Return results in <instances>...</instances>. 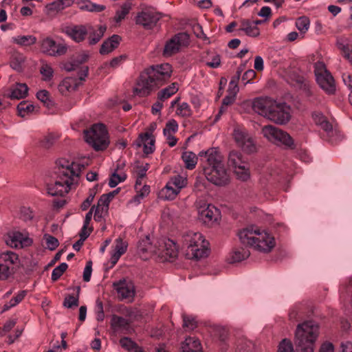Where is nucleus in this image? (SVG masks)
<instances>
[{"label":"nucleus","mask_w":352,"mask_h":352,"mask_svg":"<svg viewBox=\"0 0 352 352\" xmlns=\"http://www.w3.org/2000/svg\"><path fill=\"white\" fill-rule=\"evenodd\" d=\"M58 174L54 184H48L47 191L51 196L63 197L78 183L83 164L60 158L56 162Z\"/></svg>","instance_id":"obj_1"},{"label":"nucleus","mask_w":352,"mask_h":352,"mask_svg":"<svg viewBox=\"0 0 352 352\" xmlns=\"http://www.w3.org/2000/svg\"><path fill=\"white\" fill-rule=\"evenodd\" d=\"M199 157H205L208 164L204 167L205 176L208 182L219 186L229 184L230 177L223 162V157L217 148L202 151Z\"/></svg>","instance_id":"obj_2"},{"label":"nucleus","mask_w":352,"mask_h":352,"mask_svg":"<svg viewBox=\"0 0 352 352\" xmlns=\"http://www.w3.org/2000/svg\"><path fill=\"white\" fill-rule=\"evenodd\" d=\"M238 236L242 244L253 247L261 252L268 253L275 246L274 238L270 234L254 227L243 229Z\"/></svg>","instance_id":"obj_3"},{"label":"nucleus","mask_w":352,"mask_h":352,"mask_svg":"<svg viewBox=\"0 0 352 352\" xmlns=\"http://www.w3.org/2000/svg\"><path fill=\"white\" fill-rule=\"evenodd\" d=\"M319 327L314 321H305L297 326L295 344L299 352H314V344L318 336Z\"/></svg>","instance_id":"obj_4"},{"label":"nucleus","mask_w":352,"mask_h":352,"mask_svg":"<svg viewBox=\"0 0 352 352\" xmlns=\"http://www.w3.org/2000/svg\"><path fill=\"white\" fill-rule=\"evenodd\" d=\"M181 241L188 258L200 259L208 256L209 243L200 232H186L182 234Z\"/></svg>","instance_id":"obj_5"},{"label":"nucleus","mask_w":352,"mask_h":352,"mask_svg":"<svg viewBox=\"0 0 352 352\" xmlns=\"http://www.w3.org/2000/svg\"><path fill=\"white\" fill-rule=\"evenodd\" d=\"M85 140L96 151L104 150L109 145L107 131L103 124H95L85 131Z\"/></svg>","instance_id":"obj_6"},{"label":"nucleus","mask_w":352,"mask_h":352,"mask_svg":"<svg viewBox=\"0 0 352 352\" xmlns=\"http://www.w3.org/2000/svg\"><path fill=\"white\" fill-rule=\"evenodd\" d=\"M263 136L272 143L286 148H293L294 142L292 138L287 132L271 125L265 126L262 129Z\"/></svg>","instance_id":"obj_7"},{"label":"nucleus","mask_w":352,"mask_h":352,"mask_svg":"<svg viewBox=\"0 0 352 352\" xmlns=\"http://www.w3.org/2000/svg\"><path fill=\"white\" fill-rule=\"evenodd\" d=\"M314 74L317 83L324 91L329 95L335 94L334 78L323 62L318 61L314 64Z\"/></svg>","instance_id":"obj_8"},{"label":"nucleus","mask_w":352,"mask_h":352,"mask_svg":"<svg viewBox=\"0 0 352 352\" xmlns=\"http://www.w3.org/2000/svg\"><path fill=\"white\" fill-rule=\"evenodd\" d=\"M155 87H158L146 69L142 72L138 77L135 86L133 87V94L140 97L148 96Z\"/></svg>","instance_id":"obj_9"},{"label":"nucleus","mask_w":352,"mask_h":352,"mask_svg":"<svg viewBox=\"0 0 352 352\" xmlns=\"http://www.w3.org/2000/svg\"><path fill=\"white\" fill-rule=\"evenodd\" d=\"M145 69L153 78L158 87L170 78L173 72L172 66L169 63L152 65Z\"/></svg>","instance_id":"obj_10"},{"label":"nucleus","mask_w":352,"mask_h":352,"mask_svg":"<svg viewBox=\"0 0 352 352\" xmlns=\"http://www.w3.org/2000/svg\"><path fill=\"white\" fill-rule=\"evenodd\" d=\"M162 17V14L155 10H142L138 13L135 17V23L137 25L142 26L145 30H153Z\"/></svg>","instance_id":"obj_11"},{"label":"nucleus","mask_w":352,"mask_h":352,"mask_svg":"<svg viewBox=\"0 0 352 352\" xmlns=\"http://www.w3.org/2000/svg\"><path fill=\"white\" fill-rule=\"evenodd\" d=\"M189 43V36L186 33H178L166 41L163 50L164 56H170L177 53L180 48Z\"/></svg>","instance_id":"obj_12"},{"label":"nucleus","mask_w":352,"mask_h":352,"mask_svg":"<svg viewBox=\"0 0 352 352\" xmlns=\"http://www.w3.org/2000/svg\"><path fill=\"white\" fill-rule=\"evenodd\" d=\"M41 51L51 56L64 55L67 50V46L64 43H57L50 37H46L41 41Z\"/></svg>","instance_id":"obj_13"},{"label":"nucleus","mask_w":352,"mask_h":352,"mask_svg":"<svg viewBox=\"0 0 352 352\" xmlns=\"http://www.w3.org/2000/svg\"><path fill=\"white\" fill-rule=\"evenodd\" d=\"M233 138L236 144L246 153H253L256 151L254 140L245 129L235 128L233 131Z\"/></svg>","instance_id":"obj_14"},{"label":"nucleus","mask_w":352,"mask_h":352,"mask_svg":"<svg viewBox=\"0 0 352 352\" xmlns=\"http://www.w3.org/2000/svg\"><path fill=\"white\" fill-rule=\"evenodd\" d=\"M276 101L270 97L257 98L252 102V109L258 114L270 119Z\"/></svg>","instance_id":"obj_15"},{"label":"nucleus","mask_w":352,"mask_h":352,"mask_svg":"<svg viewBox=\"0 0 352 352\" xmlns=\"http://www.w3.org/2000/svg\"><path fill=\"white\" fill-rule=\"evenodd\" d=\"M6 243L12 248H23L32 245L33 240L28 233L14 232L7 236Z\"/></svg>","instance_id":"obj_16"},{"label":"nucleus","mask_w":352,"mask_h":352,"mask_svg":"<svg viewBox=\"0 0 352 352\" xmlns=\"http://www.w3.org/2000/svg\"><path fill=\"white\" fill-rule=\"evenodd\" d=\"M290 119L289 107L285 102H276L270 119L279 124H286Z\"/></svg>","instance_id":"obj_17"},{"label":"nucleus","mask_w":352,"mask_h":352,"mask_svg":"<svg viewBox=\"0 0 352 352\" xmlns=\"http://www.w3.org/2000/svg\"><path fill=\"white\" fill-rule=\"evenodd\" d=\"M199 219L206 224H212L220 217L218 208L212 204H204L199 208Z\"/></svg>","instance_id":"obj_18"},{"label":"nucleus","mask_w":352,"mask_h":352,"mask_svg":"<svg viewBox=\"0 0 352 352\" xmlns=\"http://www.w3.org/2000/svg\"><path fill=\"white\" fill-rule=\"evenodd\" d=\"M87 26L84 25L66 26L63 32L76 43L83 41L88 34Z\"/></svg>","instance_id":"obj_19"},{"label":"nucleus","mask_w":352,"mask_h":352,"mask_svg":"<svg viewBox=\"0 0 352 352\" xmlns=\"http://www.w3.org/2000/svg\"><path fill=\"white\" fill-rule=\"evenodd\" d=\"M159 252L168 258H175L177 256V248L176 243L169 239H164L160 242Z\"/></svg>","instance_id":"obj_20"},{"label":"nucleus","mask_w":352,"mask_h":352,"mask_svg":"<svg viewBox=\"0 0 352 352\" xmlns=\"http://www.w3.org/2000/svg\"><path fill=\"white\" fill-rule=\"evenodd\" d=\"M113 286L122 298H131L135 294L134 287L132 283L126 281L124 279L113 283Z\"/></svg>","instance_id":"obj_21"},{"label":"nucleus","mask_w":352,"mask_h":352,"mask_svg":"<svg viewBox=\"0 0 352 352\" xmlns=\"http://www.w3.org/2000/svg\"><path fill=\"white\" fill-rule=\"evenodd\" d=\"M128 247V243L124 241L120 237L116 239L115 246L111 254L110 261L113 265H115L120 256L124 254Z\"/></svg>","instance_id":"obj_22"},{"label":"nucleus","mask_w":352,"mask_h":352,"mask_svg":"<svg viewBox=\"0 0 352 352\" xmlns=\"http://www.w3.org/2000/svg\"><path fill=\"white\" fill-rule=\"evenodd\" d=\"M88 32V43L90 45H94L98 43L106 32L107 28L105 25H99L94 28L91 25H87Z\"/></svg>","instance_id":"obj_23"},{"label":"nucleus","mask_w":352,"mask_h":352,"mask_svg":"<svg viewBox=\"0 0 352 352\" xmlns=\"http://www.w3.org/2000/svg\"><path fill=\"white\" fill-rule=\"evenodd\" d=\"M79 85L80 82H78L76 78L67 77L60 82L58 89L62 95L67 96L69 93L75 91Z\"/></svg>","instance_id":"obj_24"},{"label":"nucleus","mask_w":352,"mask_h":352,"mask_svg":"<svg viewBox=\"0 0 352 352\" xmlns=\"http://www.w3.org/2000/svg\"><path fill=\"white\" fill-rule=\"evenodd\" d=\"M121 41V37L118 34H113L105 40L100 49V53L102 55L108 54L116 49Z\"/></svg>","instance_id":"obj_25"},{"label":"nucleus","mask_w":352,"mask_h":352,"mask_svg":"<svg viewBox=\"0 0 352 352\" xmlns=\"http://www.w3.org/2000/svg\"><path fill=\"white\" fill-rule=\"evenodd\" d=\"M182 352H203L200 341L195 337H188L182 343Z\"/></svg>","instance_id":"obj_26"},{"label":"nucleus","mask_w":352,"mask_h":352,"mask_svg":"<svg viewBox=\"0 0 352 352\" xmlns=\"http://www.w3.org/2000/svg\"><path fill=\"white\" fill-rule=\"evenodd\" d=\"M139 139L141 143L139 146H143V151L145 154H151L155 151V139L148 132L140 135Z\"/></svg>","instance_id":"obj_27"},{"label":"nucleus","mask_w":352,"mask_h":352,"mask_svg":"<svg viewBox=\"0 0 352 352\" xmlns=\"http://www.w3.org/2000/svg\"><path fill=\"white\" fill-rule=\"evenodd\" d=\"M19 256L14 252L7 251L0 254V263L6 267H9L12 271L14 266L19 263Z\"/></svg>","instance_id":"obj_28"},{"label":"nucleus","mask_w":352,"mask_h":352,"mask_svg":"<svg viewBox=\"0 0 352 352\" xmlns=\"http://www.w3.org/2000/svg\"><path fill=\"white\" fill-rule=\"evenodd\" d=\"M28 87L25 83H16L10 89L9 97L11 99H22L25 98L28 94Z\"/></svg>","instance_id":"obj_29"},{"label":"nucleus","mask_w":352,"mask_h":352,"mask_svg":"<svg viewBox=\"0 0 352 352\" xmlns=\"http://www.w3.org/2000/svg\"><path fill=\"white\" fill-rule=\"evenodd\" d=\"M241 28L239 30L243 31L246 35L251 37H257L260 34V30L258 27L251 22L249 19H243L240 21Z\"/></svg>","instance_id":"obj_30"},{"label":"nucleus","mask_w":352,"mask_h":352,"mask_svg":"<svg viewBox=\"0 0 352 352\" xmlns=\"http://www.w3.org/2000/svg\"><path fill=\"white\" fill-rule=\"evenodd\" d=\"M250 255V251L246 248H236L234 249L228 258L229 262L231 263L241 262Z\"/></svg>","instance_id":"obj_31"},{"label":"nucleus","mask_w":352,"mask_h":352,"mask_svg":"<svg viewBox=\"0 0 352 352\" xmlns=\"http://www.w3.org/2000/svg\"><path fill=\"white\" fill-rule=\"evenodd\" d=\"M178 89V84L176 82H173L158 92L157 99L164 101L177 93Z\"/></svg>","instance_id":"obj_32"},{"label":"nucleus","mask_w":352,"mask_h":352,"mask_svg":"<svg viewBox=\"0 0 352 352\" xmlns=\"http://www.w3.org/2000/svg\"><path fill=\"white\" fill-rule=\"evenodd\" d=\"M178 188L170 185L168 182L160 191V197L165 200H173L179 193Z\"/></svg>","instance_id":"obj_33"},{"label":"nucleus","mask_w":352,"mask_h":352,"mask_svg":"<svg viewBox=\"0 0 352 352\" xmlns=\"http://www.w3.org/2000/svg\"><path fill=\"white\" fill-rule=\"evenodd\" d=\"M79 8L81 10L91 12H100L105 9V6L103 5L93 3L89 0H84L79 3Z\"/></svg>","instance_id":"obj_34"},{"label":"nucleus","mask_w":352,"mask_h":352,"mask_svg":"<svg viewBox=\"0 0 352 352\" xmlns=\"http://www.w3.org/2000/svg\"><path fill=\"white\" fill-rule=\"evenodd\" d=\"M182 159L187 169L192 170L195 168L197 163V157L193 152L189 151L183 152Z\"/></svg>","instance_id":"obj_35"},{"label":"nucleus","mask_w":352,"mask_h":352,"mask_svg":"<svg viewBox=\"0 0 352 352\" xmlns=\"http://www.w3.org/2000/svg\"><path fill=\"white\" fill-rule=\"evenodd\" d=\"M12 41L20 46H30L36 43V38L33 35H20L12 37Z\"/></svg>","instance_id":"obj_36"},{"label":"nucleus","mask_w":352,"mask_h":352,"mask_svg":"<svg viewBox=\"0 0 352 352\" xmlns=\"http://www.w3.org/2000/svg\"><path fill=\"white\" fill-rule=\"evenodd\" d=\"M28 292L26 290L19 291L9 302H6L3 307V311H6L11 308L19 305L25 297Z\"/></svg>","instance_id":"obj_37"},{"label":"nucleus","mask_w":352,"mask_h":352,"mask_svg":"<svg viewBox=\"0 0 352 352\" xmlns=\"http://www.w3.org/2000/svg\"><path fill=\"white\" fill-rule=\"evenodd\" d=\"M245 164V162H244L242 154L240 152L236 151H232L230 152L228 155V164L230 166L236 168Z\"/></svg>","instance_id":"obj_38"},{"label":"nucleus","mask_w":352,"mask_h":352,"mask_svg":"<svg viewBox=\"0 0 352 352\" xmlns=\"http://www.w3.org/2000/svg\"><path fill=\"white\" fill-rule=\"evenodd\" d=\"M76 293L75 295L69 294L65 296L63 301V306L66 308H72L74 307H78L79 303V296L80 292V287L77 286L75 287Z\"/></svg>","instance_id":"obj_39"},{"label":"nucleus","mask_w":352,"mask_h":352,"mask_svg":"<svg viewBox=\"0 0 352 352\" xmlns=\"http://www.w3.org/2000/svg\"><path fill=\"white\" fill-rule=\"evenodd\" d=\"M129 325V322L127 319L116 315L112 316L111 326L115 331L126 329Z\"/></svg>","instance_id":"obj_40"},{"label":"nucleus","mask_w":352,"mask_h":352,"mask_svg":"<svg viewBox=\"0 0 352 352\" xmlns=\"http://www.w3.org/2000/svg\"><path fill=\"white\" fill-rule=\"evenodd\" d=\"M34 106L28 101H22L17 105V111L19 116L24 118L33 112Z\"/></svg>","instance_id":"obj_41"},{"label":"nucleus","mask_w":352,"mask_h":352,"mask_svg":"<svg viewBox=\"0 0 352 352\" xmlns=\"http://www.w3.org/2000/svg\"><path fill=\"white\" fill-rule=\"evenodd\" d=\"M234 173L237 179L242 182H246L250 178V172L245 164L234 168Z\"/></svg>","instance_id":"obj_42"},{"label":"nucleus","mask_w":352,"mask_h":352,"mask_svg":"<svg viewBox=\"0 0 352 352\" xmlns=\"http://www.w3.org/2000/svg\"><path fill=\"white\" fill-rule=\"evenodd\" d=\"M236 95L233 94L228 93V95L224 97L222 100V105L220 107L219 113L216 116L215 120H217L220 116L226 111L225 107L228 106L234 103L236 100Z\"/></svg>","instance_id":"obj_43"},{"label":"nucleus","mask_w":352,"mask_h":352,"mask_svg":"<svg viewBox=\"0 0 352 352\" xmlns=\"http://www.w3.org/2000/svg\"><path fill=\"white\" fill-rule=\"evenodd\" d=\"M170 185L175 186L176 188H178L179 191H180L183 188H184L187 184V179L186 177H184L179 175L174 176L170 179L168 182Z\"/></svg>","instance_id":"obj_44"},{"label":"nucleus","mask_w":352,"mask_h":352,"mask_svg":"<svg viewBox=\"0 0 352 352\" xmlns=\"http://www.w3.org/2000/svg\"><path fill=\"white\" fill-rule=\"evenodd\" d=\"M40 73L42 75V79L44 81H50L54 76V69L47 63H43L40 68Z\"/></svg>","instance_id":"obj_45"},{"label":"nucleus","mask_w":352,"mask_h":352,"mask_svg":"<svg viewBox=\"0 0 352 352\" xmlns=\"http://www.w3.org/2000/svg\"><path fill=\"white\" fill-rule=\"evenodd\" d=\"M126 179V175L124 173L120 174L117 173L116 170L110 177L109 181V186L111 188H115L118 184L124 182Z\"/></svg>","instance_id":"obj_46"},{"label":"nucleus","mask_w":352,"mask_h":352,"mask_svg":"<svg viewBox=\"0 0 352 352\" xmlns=\"http://www.w3.org/2000/svg\"><path fill=\"white\" fill-rule=\"evenodd\" d=\"M68 267V265L66 263H61L59 265L56 267L52 272L51 279L52 281H56L58 280L63 273L66 271Z\"/></svg>","instance_id":"obj_47"},{"label":"nucleus","mask_w":352,"mask_h":352,"mask_svg":"<svg viewBox=\"0 0 352 352\" xmlns=\"http://www.w3.org/2000/svg\"><path fill=\"white\" fill-rule=\"evenodd\" d=\"M176 113L181 117L188 118L191 116L192 110L187 102H183L178 105Z\"/></svg>","instance_id":"obj_48"},{"label":"nucleus","mask_w":352,"mask_h":352,"mask_svg":"<svg viewBox=\"0 0 352 352\" xmlns=\"http://www.w3.org/2000/svg\"><path fill=\"white\" fill-rule=\"evenodd\" d=\"M57 139V136L52 133H50L43 137V138L41 140L40 146L44 148H50L55 144Z\"/></svg>","instance_id":"obj_49"},{"label":"nucleus","mask_w":352,"mask_h":352,"mask_svg":"<svg viewBox=\"0 0 352 352\" xmlns=\"http://www.w3.org/2000/svg\"><path fill=\"white\" fill-rule=\"evenodd\" d=\"M131 10V5L129 3H124L121 6L120 10H118L116 13L115 21L117 23L120 22L128 14Z\"/></svg>","instance_id":"obj_50"},{"label":"nucleus","mask_w":352,"mask_h":352,"mask_svg":"<svg viewBox=\"0 0 352 352\" xmlns=\"http://www.w3.org/2000/svg\"><path fill=\"white\" fill-rule=\"evenodd\" d=\"M310 25L309 19L306 16H302L298 18L296 21V28L301 32H306Z\"/></svg>","instance_id":"obj_51"},{"label":"nucleus","mask_w":352,"mask_h":352,"mask_svg":"<svg viewBox=\"0 0 352 352\" xmlns=\"http://www.w3.org/2000/svg\"><path fill=\"white\" fill-rule=\"evenodd\" d=\"M178 130V123L174 119L169 120L165 126V128L163 129V134H174Z\"/></svg>","instance_id":"obj_52"},{"label":"nucleus","mask_w":352,"mask_h":352,"mask_svg":"<svg viewBox=\"0 0 352 352\" xmlns=\"http://www.w3.org/2000/svg\"><path fill=\"white\" fill-rule=\"evenodd\" d=\"M36 98L47 107H50L52 104L50 93L45 89L38 91L36 94Z\"/></svg>","instance_id":"obj_53"},{"label":"nucleus","mask_w":352,"mask_h":352,"mask_svg":"<svg viewBox=\"0 0 352 352\" xmlns=\"http://www.w3.org/2000/svg\"><path fill=\"white\" fill-rule=\"evenodd\" d=\"M94 311L96 314V320L98 321H102L104 318L103 304L102 302L99 299H97L96 301Z\"/></svg>","instance_id":"obj_54"},{"label":"nucleus","mask_w":352,"mask_h":352,"mask_svg":"<svg viewBox=\"0 0 352 352\" xmlns=\"http://www.w3.org/2000/svg\"><path fill=\"white\" fill-rule=\"evenodd\" d=\"M44 239L46 241L47 248L50 250H54L59 245L58 239L50 234H45Z\"/></svg>","instance_id":"obj_55"},{"label":"nucleus","mask_w":352,"mask_h":352,"mask_svg":"<svg viewBox=\"0 0 352 352\" xmlns=\"http://www.w3.org/2000/svg\"><path fill=\"white\" fill-rule=\"evenodd\" d=\"M110 201L111 199L109 198V197L106 194H103L100 196L98 201L97 206H95V208L99 209L100 208L102 210H107Z\"/></svg>","instance_id":"obj_56"},{"label":"nucleus","mask_w":352,"mask_h":352,"mask_svg":"<svg viewBox=\"0 0 352 352\" xmlns=\"http://www.w3.org/2000/svg\"><path fill=\"white\" fill-rule=\"evenodd\" d=\"M278 352H294L292 342L287 339H283L279 344Z\"/></svg>","instance_id":"obj_57"},{"label":"nucleus","mask_w":352,"mask_h":352,"mask_svg":"<svg viewBox=\"0 0 352 352\" xmlns=\"http://www.w3.org/2000/svg\"><path fill=\"white\" fill-rule=\"evenodd\" d=\"M95 195H96V192H95L94 189L89 190L88 197L80 205V208L82 209V210H86L90 207V206L94 199Z\"/></svg>","instance_id":"obj_58"},{"label":"nucleus","mask_w":352,"mask_h":352,"mask_svg":"<svg viewBox=\"0 0 352 352\" xmlns=\"http://www.w3.org/2000/svg\"><path fill=\"white\" fill-rule=\"evenodd\" d=\"M34 217L33 211L30 208L23 207L21 208V219L24 221H31Z\"/></svg>","instance_id":"obj_59"},{"label":"nucleus","mask_w":352,"mask_h":352,"mask_svg":"<svg viewBox=\"0 0 352 352\" xmlns=\"http://www.w3.org/2000/svg\"><path fill=\"white\" fill-rule=\"evenodd\" d=\"M120 344L122 348L128 351H131L136 346V343L127 337L121 338L120 340Z\"/></svg>","instance_id":"obj_60"},{"label":"nucleus","mask_w":352,"mask_h":352,"mask_svg":"<svg viewBox=\"0 0 352 352\" xmlns=\"http://www.w3.org/2000/svg\"><path fill=\"white\" fill-rule=\"evenodd\" d=\"M336 45L344 55H345L351 49V46L347 43V41L344 38H339L337 40Z\"/></svg>","instance_id":"obj_61"},{"label":"nucleus","mask_w":352,"mask_h":352,"mask_svg":"<svg viewBox=\"0 0 352 352\" xmlns=\"http://www.w3.org/2000/svg\"><path fill=\"white\" fill-rule=\"evenodd\" d=\"M92 273V262L91 261L87 262L85 267L83 271V280L85 282H89L91 279Z\"/></svg>","instance_id":"obj_62"},{"label":"nucleus","mask_w":352,"mask_h":352,"mask_svg":"<svg viewBox=\"0 0 352 352\" xmlns=\"http://www.w3.org/2000/svg\"><path fill=\"white\" fill-rule=\"evenodd\" d=\"M184 327L189 329H193L196 327V321L193 317L183 316Z\"/></svg>","instance_id":"obj_63"},{"label":"nucleus","mask_w":352,"mask_h":352,"mask_svg":"<svg viewBox=\"0 0 352 352\" xmlns=\"http://www.w3.org/2000/svg\"><path fill=\"white\" fill-rule=\"evenodd\" d=\"M206 65L211 68H217L221 65V56L219 54H215L212 56L210 61H206Z\"/></svg>","instance_id":"obj_64"}]
</instances>
